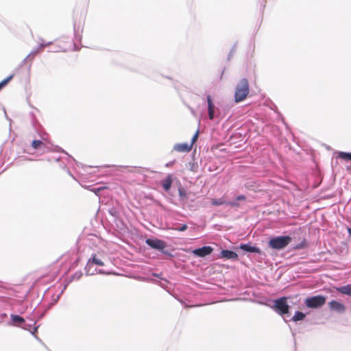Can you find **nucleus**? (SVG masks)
I'll return each mask as SVG.
<instances>
[{
  "instance_id": "nucleus-1",
  "label": "nucleus",
  "mask_w": 351,
  "mask_h": 351,
  "mask_svg": "<svg viewBox=\"0 0 351 351\" xmlns=\"http://www.w3.org/2000/svg\"><path fill=\"white\" fill-rule=\"evenodd\" d=\"M105 256L103 253H94L91 255L90 258L88 260L87 263L85 266V272L87 276H93L97 273L101 274H109V272H106L103 269H97L94 267V265L103 266L104 265V259Z\"/></svg>"
},
{
  "instance_id": "nucleus-2",
  "label": "nucleus",
  "mask_w": 351,
  "mask_h": 351,
  "mask_svg": "<svg viewBox=\"0 0 351 351\" xmlns=\"http://www.w3.org/2000/svg\"><path fill=\"white\" fill-rule=\"evenodd\" d=\"M250 92L249 83L247 79H241L236 85L234 99L236 103L246 99Z\"/></svg>"
},
{
  "instance_id": "nucleus-3",
  "label": "nucleus",
  "mask_w": 351,
  "mask_h": 351,
  "mask_svg": "<svg viewBox=\"0 0 351 351\" xmlns=\"http://www.w3.org/2000/svg\"><path fill=\"white\" fill-rule=\"evenodd\" d=\"M274 304L271 307L279 315H280L285 322H287L286 317L290 316V306L287 304V298L281 297L273 301Z\"/></svg>"
},
{
  "instance_id": "nucleus-4",
  "label": "nucleus",
  "mask_w": 351,
  "mask_h": 351,
  "mask_svg": "<svg viewBox=\"0 0 351 351\" xmlns=\"http://www.w3.org/2000/svg\"><path fill=\"white\" fill-rule=\"evenodd\" d=\"M291 241L290 236H278L270 239L268 245L271 249L280 250L286 247Z\"/></svg>"
},
{
  "instance_id": "nucleus-5",
  "label": "nucleus",
  "mask_w": 351,
  "mask_h": 351,
  "mask_svg": "<svg viewBox=\"0 0 351 351\" xmlns=\"http://www.w3.org/2000/svg\"><path fill=\"white\" fill-rule=\"evenodd\" d=\"M145 243L149 246L151 248L157 250L162 252L163 254L167 255L170 257H172L173 255L168 250H165V248L167 246V243L165 241L160 240L157 238H148L145 240Z\"/></svg>"
},
{
  "instance_id": "nucleus-6",
  "label": "nucleus",
  "mask_w": 351,
  "mask_h": 351,
  "mask_svg": "<svg viewBox=\"0 0 351 351\" xmlns=\"http://www.w3.org/2000/svg\"><path fill=\"white\" fill-rule=\"evenodd\" d=\"M326 301V297L317 295L308 297L304 300V304L309 308H318L324 306Z\"/></svg>"
},
{
  "instance_id": "nucleus-7",
  "label": "nucleus",
  "mask_w": 351,
  "mask_h": 351,
  "mask_svg": "<svg viewBox=\"0 0 351 351\" xmlns=\"http://www.w3.org/2000/svg\"><path fill=\"white\" fill-rule=\"evenodd\" d=\"M206 101L208 119L213 121L220 115V110L215 106L210 95L206 96Z\"/></svg>"
},
{
  "instance_id": "nucleus-8",
  "label": "nucleus",
  "mask_w": 351,
  "mask_h": 351,
  "mask_svg": "<svg viewBox=\"0 0 351 351\" xmlns=\"http://www.w3.org/2000/svg\"><path fill=\"white\" fill-rule=\"evenodd\" d=\"M329 309L331 311L336 312L339 314H343L346 312L345 305L337 300H332L328 303Z\"/></svg>"
},
{
  "instance_id": "nucleus-9",
  "label": "nucleus",
  "mask_w": 351,
  "mask_h": 351,
  "mask_svg": "<svg viewBox=\"0 0 351 351\" xmlns=\"http://www.w3.org/2000/svg\"><path fill=\"white\" fill-rule=\"evenodd\" d=\"M213 251V248L210 246H203L193 250L192 253L197 257H205L210 255Z\"/></svg>"
},
{
  "instance_id": "nucleus-10",
  "label": "nucleus",
  "mask_w": 351,
  "mask_h": 351,
  "mask_svg": "<svg viewBox=\"0 0 351 351\" xmlns=\"http://www.w3.org/2000/svg\"><path fill=\"white\" fill-rule=\"evenodd\" d=\"M220 258H225L226 259L236 260L238 258L237 254L232 250H222L219 255Z\"/></svg>"
},
{
  "instance_id": "nucleus-11",
  "label": "nucleus",
  "mask_w": 351,
  "mask_h": 351,
  "mask_svg": "<svg viewBox=\"0 0 351 351\" xmlns=\"http://www.w3.org/2000/svg\"><path fill=\"white\" fill-rule=\"evenodd\" d=\"M240 249H241L244 252H247L257 253V254L261 253L260 248H258L256 246L252 245L250 243L241 244Z\"/></svg>"
},
{
  "instance_id": "nucleus-12",
  "label": "nucleus",
  "mask_w": 351,
  "mask_h": 351,
  "mask_svg": "<svg viewBox=\"0 0 351 351\" xmlns=\"http://www.w3.org/2000/svg\"><path fill=\"white\" fill-rule=\"evenodd\" d=\"M192 145L188 143H178L173 146V149L179 152H188L191 149Z\"/></svg>"
},
{
  "instance_id": "nucleus-13",
  "label": "nucleus",
  "mask_w": 351,
  "mask_h": 351,
  "mask_svg": "<svg viewBox=\"0 0 351 351\" xmlns=\"http://www.w3.org/2000/svg\"><path fill=\"white\" fill-rule=\"evenodd\" d=\"M172 184V176L168 175L165 179L161 180V185L165 191H169Z\"/></svg>"
},
{
  "instance_id": "nucleus-14",
  "label": "nucleus",
  "mask_w": 351,
  "mask_h": 351,
  "mask_svg": "<svg viewBox=\"0 0 351 351\" xmlns=\"http://www.w3.org/2000/svg\"><path fill=\"white\" fill-rule=\"evenodd\" d=\"M10 317L13 324L19 327H22L23 324H25V319L22 317L18 315L11 314Z\"/></svg>"
},
{
  "instance_id": "nucleus-15",
  "label": "nucleus",
  "mask_w": 351,
  "mask_h": 351,
  "mask_svg": "<svg viewBox=\"0 0 351 351\" xmlns=\"http://www.w3.org/2000/svg\"><path fill=\"white\" fill-rule=\"evenodd\" d=\"M32 147L36 150H45L47 149L46 145L40 140H34L32 142Z\"/></svg>"
},
{
  "instance_id": "nucleus-16",
  "label": "nucleus",
  "mask_w": 351,
  "mask_h": 351,
  "mask_svg": "<svg viewBox=\"0 0 351 351\" xmlns=\"http://www.w3.org/2000/svg\"><path fill=\"white\" fill-rule=\"evenodd\" d=\"M43 50V48H40V45L33 49L32 51L25 57V58L23 61V64H24L27 60L30 59L31 60H33L34 57L38 54V53L41 52Z\"/></svg>"
},
{
  "instance_id": "nucleus-17",
  "label": "nucleus",
  "mask_w": 351,
  "mask_h": 351,
  "mask_svg": "<svg viewBox=\"0 0 351 351\" xmlns=\"http://www.w3.org/2000/svg\"><path fill=\"white\" fill-rule=\"evenodd\" d=\"M36 321L34 322L33 324H27L25 322V324H23L22 328L29 330L32 332V335H34V333L37 331L38 326H35L36 325Z\"/></svg>"
},
{
  "instance_id": "nucleus-18",
  "label": "nucleus",
  "mask_w": 351,
  "mask_h": 351,
  "mask_svg": "<svg viewBox=\"0 0 351 351\" xmlns=\"http://www.w3.org/2000/svg\"><path fill=\"white\" fill-rule=\"evenodd\" d=\"M336 289L341 294L351 296V285H346L345 286L337 287Z\"/></svg>"
},
{
  "instance_id": "nucleus-19",
  "label": "nucleus",
  "mask_w": 351,
  "mask_h": 351,
  "mask_svg": "<svg viewBox=\"0 0 351 351\" xmlns=\"http://www.w3.org/2000/svg\"><path fill=\"white\" fill-rule=\"evenodd\" d=\"M305 317H306V314H304V313H302L301 311H295V314L293 315V316L291 317V319L290 320L293 321V322L302 321L305 318Z\"/></svg>"
},
{
  "instance_id": "nucleus-20",
  "label": "nucleus",
  "mask_w": 351,
  "mask_h": 351,
  "mask_svg": "<svg viewBox=\"0 0 351 351\" xmlns=\"http://www.w3.org/2000/svg\"><path fill=\"white\" fill-rule=\"evenodd\" d=\"M211 203L213 206H221L223 204L226 205L227 201H226L223 197H221L218 199H212Z\"/></svg>"
},
{
  "instance_id": "nucleus-21",
  "label": "nucleus",
  "mask_w": 351,
  "mask_h": 351,
  "mask_svg": "<svg viewBox=\"0 0 351 351\" xmlns=\"http://www.w3.org/2000/svg\"><path fill=\"white\" fill-rule=\"evenodd\" d=\"M338 157L348 161H351V153L349 152H338Z\"/></svg>"
},
{
  "instance_id": "nucleus-22",
  "label": "nucleus",
  "mask_w": 351,
  "mask_h": 351,
  "mask_svg": "<svg viewBox=\"0 0 351 351\" xmlns=\"http://www.w3.org/2000/svg\"><path fill=\"white\" fill-rule=\"evenodd\" d=\"M306 247V240L303 239L302 241H301L300 243L295 245L293 247V249L294 250H301V249L305 248Z\"/></svg>"
},
{
  "instance_id": "nucleus-23",
  "label": "nucleus",
  "mask_w": 351,
  "mask_h": 351,
  "mask_svg": "<svg viewBox=\"0 0 351 351\" xmlns=\"http://www.w3.org/2000/svg\"><path fill=\"white\" fill-rule=\"evenodd\" d=\"M13 77V75H11L8 76L7 78L4 79L1 82H0V90L4 87Z\"/></svg>"
},
{
  "instance_id": "nucleus-24",
  "label": "nucleus",
  "mask_w": 351,
  "mask_h": 351,
  "mask_svg": "<svg viewBox=\"0 0 351 351\" xmlns=\"http://www.w3.org/2000/svg\"><path fill=\"white\" fill-rule=\"evenodd\" d=\"M87 189L93 192L96 195H99V192L103 190L104 187L93 188L91 186H88Z\"/></svg>"
},
{
  "instance_id": "nucleus-25",
  "label": "nucleus",
  "mask_w": 351,
  "mask_h": 351,
  "mask_svg": "<svg viewBox=\"0 0 351 351\" xmlns=\"http://www.w3.org/2000/svg\"><path fill=\"white\" fill-rule=\"evenodd\" d=\"M82 276V272L77 271L71 276V280H79Z\"/></svg>"
},
{
  "instance_id": "nucleus-26",
  "label": "nucleus",
  "mask_w": 351,
  "mask_h": 351,
  "mask_svg": "<svg viewBox=\"0 0 351 351\" xmlns=\"http://www.w3.org/2000/svg\"><path fill=\"white\" fill-rule=\"evenodd\" d=\"M38 42L40 43V48L43 49L45 47L49 46L53 43L52 42L44 43V40L42 38H38Z\"/></svg>"
},
{
  "instance_id": "nucleus-27",
  "label": "nucleus",
  "mask_w": 351,
  "mask_h": 351,
  "mask_svg": "<svg viewBox=\"0 0 351 351\" xmlns=\"http://www.w3.org/2000/svg\"><path fill=\"white\" fill-rule=\"evenodd\" d=\"M179 196L181 199H184L186 197V192L183 188H179L178 189Z\"/></svg>"
},
{
  "instance_id": "nucleus-28",
  "label": "nucleus",
  "mask_w": 351,
  "mask_h": 351,
  "mask_svg": "<svg viewBox=\"0 0 351 351\" xmlns=\"http://www.w3.org/2000/svg\"><path fill=\"white\" fill-rule=\"evenodd\" d=\"M226 205H228L231 207H238L239 206V204L236 199L235 201L227 202Z\"/></svg>"
},
{
  "instance_id": "nucleus-29",
  "label": "nucleus",
  "mask_w": 351,
  "mask_h": 351,
  "mask_svg": "<svg viewBox=\"0 0 351 351\" xmlns=\"http://www.w3.org/2000/svg\"><path fill=\"white\" fill-rule=\"evenodd\" d=\"M187 229V225L186 224H182L180 227L176 228L175 230L180 232L185 231Z\"/></svg>"
},
{
  "instance_id": "nucleus-30",
  "label": "nucleus",
  "mask_w": 351,
  "mask_h": 351,
  "mask_svg": "<svg viewBox=\"0 0 351 351\" xmlns=\"http://www.w3.org/2000/svg\"><path fill=\"white\" fill-rule=\"evenodd\" d=\"M198 135H199V131L197 130L195 134L193 135V138H192V140H191V145H193L197 140V137H198Z\"/></svg>"
},
{
  "instance_id": "nucleus-31",
  "label": "nucleus",
  "mask_w": 351,
  "mask_h": 351,
  "mask_svg": "<svg viewBox=\"0 0 351 351\" xmlns=\"http://www.w3.org/2000/svg\"><path fill=\"white\" fill-rule=\"evenodd\" d=\"M246 199V197L243 195H240L239 196L237 197L236 199L237 201H240V200H245Z\"/></svg>"
},
{
  "instance_id": "nucleus-32",
  "label": "nucleus",
  "mask_w": 351,
  "mask_h": 351,
  "mask_svg": "<svg viewBox=\"0 0 351 351\" xmlns=\"http://www.w3.org/2000/svg\"><path fill=\"white\" fill-rule=\"evenodd\" d=\"M152 276H156V277H157V278H158L160 279H162V280L163 279L162 278V274L161 273L160 274L152 273Z\"/></svg>"
},
{
  "instance_id": "nucleus-33",
  "label": "nucleus",
  "mask_w": 351,
  "mask_h": 351,
  "mask_svg": "<svg viewBox=\"0 0 351 351\" xmlns=\"http://www.w3.org/2000/svg\"><path fill=\"white\" fill-rule=\"evenodd\" d=\"M109 213H110V215H112V216L117 217V212L116 210H111L109 211Z\"/></svg>"
},
{
  "instance_id": "nucleus-34",
  "label": "nucleus",
  "mask_w": 351,
  "mask_h": 351,
  "mask_svg": "<svg viewBox=\"0 0 351 351\" xmlns=\"http://www.w3.org/2000/svg\"><path fill=\"white\" fill-rule=\"evenodd\" d=\"M71 162H75V159L73 158H72L71 156H69V158H68L69 164H70Z\"/></svg>"
},
{
  "instance_id": "nucleus-35",
  "label": "nucleus",
  "mask_w": 351,
  "mask_h": 351,
  "mask_svg": "<svg viewBox=\"0 0 351 351\" xmlns=\"http://www.w3.org/2000/svg\"><path fill=\"white\" fill-rule=\"evenodd\" d=\"M60 167L64 169H66V165L64 164H61Z\"/></svg>"
},
{
  "instance_id": "nucleus-36",
  "label": "nucleus",
  "mask_w": 351,
  "mask_h": 351,
  "mask_svg": "<svg viewBox=\"0 0 351 351\" xmlns=\"http://www.w3.org/2000/svg\"><path fill=\"white\" fill-rule=\"evenodd\" d=\"M348 232L351 236V226L348 228Z\"/></svg>"
},
{
  "instance_id": "nucleus-37",
  "label": "nucleus",
  "mask_w": 351,
  "mask_h": 351,
  "mask_svg": "<svg viewBox=\"0 0 351 351\" xmlns=\"http://www.w3.org/2000/svg\"><path fill=\"white\" fill-rule=\"evenodd\" d=\"M32 125H33V126H34L36 129L37 128V127H36V121H35L34 120H33V121H32Z\"/></svg>"
},
{
  "instance_id": "nucleus-38",
  "label": "nucleus",
  "mask_w": 351,
  "mask_h": 351,
  "mask_svg": "<svg viewBox=\"0 0 351 351\" xmlns=\"http://www.w3.org/2000/svg\"><path fill=\"white\" fill-rule=\"evenodd\" d=\"M67 173H68L71 176H72V177H73L72 174L71 173V172H70L69 170H67Z\"/></svg>"
},
{
  "instance_id": "nucleus-39",
  "label": "nucleus",
  "mask_w": 351,
  "mask_h": 351,
  "mask_svg": "<svg viewBox=\"0 0 351 351\" xmlns=\"http://www.w3.org/2000/svg\"><path fill=\"white\" fill-rule=\"evenodd\" d=\"M55 160H56V161H57V162H58V161H59L60 158H56Z\"/></svg>"
},
{
  "instance_id": "nucleus-40",
  "label": "nucleus",
  "mask_w": 351,
  "mask_h": 351,
  "mask_svg": "<svg viewBox=\"0 0 351 351\" xmlns=\"http://www.w3.org/2000/svg\"><path fill=\"white\" fill-rule=\"evenodd\" d=\"M121 167H123V168H128V166H125V167H124V166H121Z\"/></svg>"
},
{
  "instance_id": "nucleus-41",
  "label": "nucleus",
  "mask_w": 351,
  "mask_h": 351,
  "mask_svg": "<svg viewBox=\"0 0 351 351\" xmlns=\"http://www.w3.org/2000/svg\"><path fill=\"white\" fill-rule=\"evenodd\" d=\"M60 51V49H57V50H55V51H54V52H58V51Z\"/></svg>"
},
{
  "instance_id": "nucleus-42",
  "label": "nucleus",
  "mask_w": 351,
  "mask_h": 351,
  "mask_svg": "<svg viewBox=\"0 0 351 351\" xmlns=\"http://www.w3.org/2000/svg\"><path fill=\"white\" fill-rule=\"evenodd\" d=\"M74 47H76V45H74ZM74 50H77L76 48H75Z\"/></svg>"
}]
</instances>
